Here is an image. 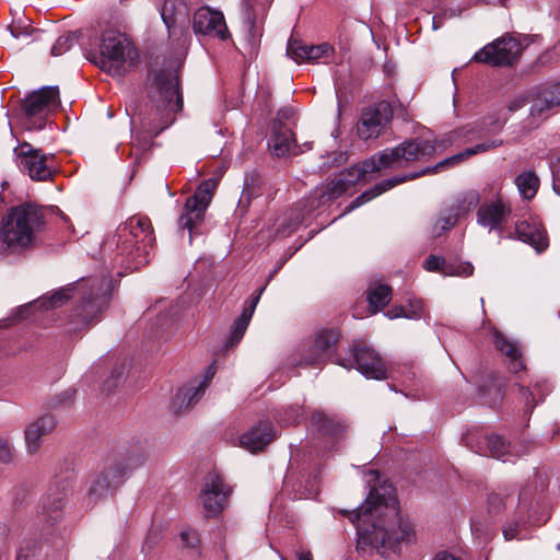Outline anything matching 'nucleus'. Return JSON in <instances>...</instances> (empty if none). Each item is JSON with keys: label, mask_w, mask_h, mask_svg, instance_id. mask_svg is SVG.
Here are the masks:
<instances>
[{"label": "nucleus", "mask_w": 560, "mask_h": 560, "mask_svg": "<svg viewBox=\"0 0 560 560\" xmlns=\"http://www.w3.org/2000/svg\"><path fill=\"white\" fill-rule=\"evenodd\" d=\"M70 481L68 478H56L47 487L37 505V516L47 524H55L62 517L68 502Z\"/></svg>", "instance_id": "13"}, {"label": "nucleus", "mask_w": 560, "mask_h": 560, "mask_svg": "<svg viewBox=\"0 0 560 560\" xmlns=\"http://www.w3.org/2000/svg\"><path fill=\"white\" fill-rule=\"evenodd\" d=\"M192 28L196 34L221 40H225L230 35L223 14L208 7H202L195 12Z\"/></svg>", "instance_id": "20"}, {"label": "nucleus", "mask_w": 560, "mask_h": 560, "mask_svg": "<svg viewBox=\"0 0 560 560\" xmlns=\"http://www.w3.org/2000/svg\"><path fill=\"white\" fill-rule=\"evenodd\" d=\"M276 438V430L269 420H261L241 436V445L252 453L262 451Z\"/></svg>", "instance_id": "26"}, {"label": "nucleus", "mask_w": 560, "mask_h": 560, "mask_svg": "<svg viewBox=\"0 0 560 560\" xmlns=\"http://www.w3.org/2000/svg\"><path fill=\"white\" fill-rule=\"evenodd\" d=\"M126 479L121 465H109L93 476L86 491V506L93 508L98 501L117 490Z\"/></svg>", "instance_id": "16"}, {"label": "nucleus", "mask_w": 560, "mask_h": 560, "mask_svg": "<svg viewBox=\"0 0 560 560\" xmlns=\"http://www.w3.org/2000/svg\"><path fill=\"white\" fill-rule=\"evenodd\" d=\"M471 530L474 533V535L480 540L479 542L480 544H487L488 541H490L492 539V537L494 536V532H491V533H486L485 535L482 534L481 532V528L479 527L478 524L474 523L472 526H471Z\"/></svg>", "instance_id": "51"}, {"label": "nucleus", "mask_w": 560, "mask_h": 560, "mask_svg": "<svg viewBox=\"0 0 560 560\" xmlns=\"http://www.w3.org/2000/svg\"><path fill=\"white\" fill-rule=\"evenodd\" d=\"M514 234L517 240L533 246L537 252H542L548 247L546 232L539 222L517 221Z\"/></svg>", "instance_id": "29"}, {"label": "nucleus", "mask_w": 560, "mask_h": 560, "mask_svg": "<svg viewBox=\"0 0 560 560\" xmlns=\"http://www.w3.org/2000/svg\"><path fill=\"white\" fill-rule=\"evenodd\" d=\"M303 412L299 406L283 408L277 416L278 422L282 425H291L300 422Z\"/></svg>", "instance_id": "42"}, {"label": "nucleus", "mask_w": 560, "mask_h": 560, "mask_svg": "<svg viewBox=\"0 0 560 560\" xmlns=\"http://www.w3.org/2000/svg\"><path fill=\"white\" fill-rule=\"evenodd\" d=\"M345 514L360 537L382 555L397 552L402 542L415 539L413 526L401 517L392 486L372 489L360 506Z\"/></svg>", "instance_id": "1"}, {"label": "nucleus", "mask_w": 560, "mask_h": 560, "mask_svg": "<svg viewBox=\"0 0 560 560\" xmlns=\"http://www.w3.org/2000/svg\"><path fill=\"white\" fill-rule=\"evenodd\" d=\"M294 116V110L291 107L281 108L277 114V119L273 122L287 124Z\"/></svg>", "instance_id": "52"}, {"label": "nucleus", "mask_w": 560, "mask_h": 560, "mask_svg": "<svg viewBox=\"0 0 560 560\" xmlns=\"http://www.w3.org/2000/svg\"><path fill=\"white\" fill-rule=\"evenodd\" d=\"M180 539L183 541V545L186 548L197 549L198 556L201 555V551L199 549V542H200L199 536L195 529H192V528L183 529L180 532Z\"/></svg>", "instance_id": "44"}, {"label": "nucleus", "mask_w": 560, "mask_h": 560, "mask_svg": "<svg viewBox=\"0 0 560 560\" xmlns=\"http://www.w3.org/2000/svg\"><path fill=\"white\" fill-rule=\"evenodd\" d=\"M122 371H124V366H119V372H118V375L120 376L122 374Z\"/></svg>", "instance_id": "62"}, {"label": "nucleus", "mask_w": 560, "mask_h": 560, "mask_svg": "<svg viewBox=\"0 0 560 560\" xmlns=\"http://www.w3.org/2000/svg\"><path fill=\"white\" fill-rule=\"evenodd\" d=\"M81 36V32H67L60 35L54 43L50 54L51 56L58 57L69 51Z\"/></svg>", "instance_id": "40"}, {"label": "nucleus", "mask_w": 560, "mask_h": 560, "mask_svg": "<svg viewBox=\"0 0 560 560\" xmlns=\"http://www.w3.org/2000/svg\"><path fill=\"white\" fill-rule=\"evenodd\" d=\"M214 372H215L214 368L212 365H210L208 368V371H207L206 375H205V380L201 383H199V385L197 387H202L203 392H205L206 388L208 387L209 383L211 382V380H212V377L214 375Z\"/></svg>", "instance_id": "54"}, {"label": "nucleus", "mask_w": 560, "mask_h": 560, "mask_svg": "<svg viewBox=\"0 0 560 560\" xmlns=\"http://www.w3.org/2000/svg\"><path fill=\"white\" fill-rule=\"evenodd\" d=\"M349 188L350 187L346 183V180L341 178L339 175H337L329 183L316 189V194L319 199V205H324L328 201L339 198L340 196L346 194Z\"/></svg>", "instance_id": "35"}, {"label": "nucleus", "mask_w": 560, "mask_h": 560, "mask_svg": "<svg viewBox=\"0 0 560 560\" xmlns=\"http://www.w3.org/2000/svg\"><path fill=\"white\" fill-rule=\"evenodd\" d=\"M517 532H518V523L515 521H508L503 525L502 533H503L505 540L514 539L517 536Z\"/></svg>", "instance_id": "50"}, {"label": "nucleus", "mask_w": 560, "mask_h": 560, "mask_svg": "<svg viewBox=\"0 0 560 560\" xmlns=\"http://www.w3.org/2000/svg\"><path fill=\"white\" fill-rule=\"evenodd\" d=\"M155 243L152 223L148 217L132 215L119 224L104 246L117 249L120 262L127 268L138 269L149 262L150 250Z\"/></svg>", "instance_id": "5"}, {"label": "nucleus", "mask_w": 560, "mask_h": 560, "mask_svg": "<svg viewBox=\"0 0 560 560\" xmlns=\"http://www.w3.org/2000/svg\"><path fill=\"white\" fill-rule=\"evenodd\" d=\"M550 392L549 385L546 382H537L534 386V389L530 390L525 385H518L520 398L525 404L527 409L532 412L535 408L538 400H542V398Z\"/></svg>", "instance_id": "38"}, {"label": "nucleus", "mask_w": 560, "mask_h": 560, "mask_svg": "<svg viewBox=\"0 0 560 560\" xmlns=\"http://www.w3.org/2000/svg\"><path fill=\"white\" fill-rule=\"evenodd\" d=\"M479 394L481 396L492 395L493 397L490 400H486V402L495 404L498 400H501L503 398V388L502 385L497 380H492L490 386L486 384H481L479 386Z\"/></svg>", "instance_id": "43"}, {"label": "nucleus", "mask_w": 560, "mask_h": 560, "mask_svg": "<svg viewBox=\"0 0 560 560\" xmlns=\"http://www.w3.org/2000/svg\"><path fill=\"white\" fill-rule=\"evenodd\" d=\"M423 268L428 271H442L444 275L448 273L445 268V259L436 255H430L424 260Z\"/></svg>", "instance_id": "45"}, {"label": "nucleus", "mask_w": 560, "mask_h": 560, "mask_svg": "<svg viewBox=\"0 0 560 560\" xmlns=\"http://www.w3.org/2000/svg\"><path fill=\"white\" fill-rule=\"evenodd\" d=\"M14 154L20 170L28 174L32 179L50 178L51 167L47 164V156L42 154L40 150L33 148L28 142H22L14 149Z\"/></svg>", "instance_id": "18"}, {"label": "nucleus", "mask_w": 560, "mask_h": 560, "mask_svg": "<svg viewBox=\"0 0 560 560\" xmlns=\"http://www.w3.org/2000/svg\"><path fill=\"white\" fill-rule=\"evenodd\" d=\"M60 104L58 86H43L30 94L23 101L22 107L27 119L28 129H43L46 118Z\"/></svg>", "instance_id": "10"}, {"label": "nucleus", "mask_w": 560, "mask_h": 560, "mask_svg": "<svg viewBox=\"0 0 560 560\" xmlns=\"http://www.w3.org/2000/svg\"><path fill=\"white\" fill-rule=\"evenodd\" d=\"M504 508V502L502 497L498 493H490L488 495V509L490 513L497 514Z\"/></svg>", "instance_id": "46"}, {"label": "nucleus", "mask_w": 560, "mask_h": 560, "mask_svg": "<svg viewBox=\"0 0 560 560\" xmlns=\"http://www.w3.org/2000/svg\"><path fill=\"white\" fill-rule=\"evenodd\" d=\"M45 228L43 210L34 203L16 206L3 218L0 240L9 249L20 253L40 244L38 234Z\"/></svg>", "instance_id": "6"}, {"label": "nucleus", "mask_w": 560, "mask_h": 560, "mask_svg": "<svg viewBox=\"0 0 560 560\" xmlns=\"http://www.w3.org/2000/svg\"><path fill=\"white\" fill-rule=\"evenodd\" d=\"M264 190V180L257 173L247 174L244 178L242 195L238 200V208L246 212L252 200L261 196Z\"/></svg>", "instance_id": "32"}, {"label": "nucleus", "mask_w": 560, "mask_h": 560, "mask_svg": "<svg viewBox=\"0 0 560 560\" xmlns=\"http://www.w3.org/2000/svg\"><path fill=\"white\" fill-rule=\"evenodd\" d=\"M368 302L372 314L383 310L392 299V288L386 284H377L368 290Z\"/></svg>", "instance_id": "37"}, {"label": "nucleus", "mask_w": 560, "mask_h": 560, "mask_svg": "<svg viewBox=\"0 0 560 560\" xmlns=\"http://www.w3.org/2000/svg\"><path fill=\"white\" fill-rule=\"evenodd\" d=\"M13 454L9 441L0 438V462L5 464L10 463Z\"/></svg>", "instance_id": "48"}, {"label": "nucleus", "mask_w": 560, "mask_h": 560, "mask_svg": "<svg viewBox=\"0 0 560 560\" xmlns=\"http://www.w3.org/2000/svg\"><path fill=\"white\" fill-rule=\"evenodd\" d=\"M202 395V387L192 386L179 388L172 400V408L176 413H179L196 405Z\"/></svg>", "instance_id": "34"}, {"label": "nucleus", "mask_w": 560, "mask_h": 560, "mask_svg": "<svg viewBox=\"0 0 560 560\" xmlns=\"http://www.w3.org/2000/svg\"><path fill=\"white\" fill-rule=\"evenodd\" d=\"M522 50L521 42L505 34L476 51L471 60L491 67H512L518 60Z\"/></svg>", "instance_id": "11"}, {"label": "nucleus", "mask_w": 560, "mask_h": 560, "mask_svg": "<svg viewBox=\"0 0 560 560\" xmlns=\"http://www.w3.org/2000/svg\"><path fill=\"white\" fill-rule=\"evenodd\" d=\"M331 51L332 47L327 43L320 45H305L295 39H290L287 48V54L298 63L315 61L329 55Z\"/></svg>", "instance_id": "30"}, {"label": "nucleus", "mask_w": 560, "mask_h": 560, "mask_svg": "<svg viewBox=\"0 0 560 560\" xmlns=\"http://www.w3.org/2000/svg\"><path fill=\"white\" fill-rule=\"evenodd\" d=\"M56 424L57 421L54 416L45 415L25 429V443L28 453L34 454L39 450L42 436L51 433Z\"/></svg>", "instance_id": "31"}, {"label": "nucleus", "mask_w": 560, "mask_h": 560, "mask_svg": "<svg viewBox=\"0 0 560 560\" xmlns=\"http://www.w3.org/2000/svg\"><path fill=\"white\" fill-rule=\"evenodd\" d=\"M433 28H436L435 19H433Z\"/></svg>", "instance_id": "63"}, {"label": "nucleus", "mask_w": 560, "mask_h": 560, "mask_svg": "<svg viewBox=\"0 0 560 560\" xmlns=\"http://www.w3.org/2000/svg\"><path fill=\"white\" fill-rule=\"evenodd\" d=\"M423 314V305L421 301L410 302V307L406 310L405 317L409 319H419Z\"/></svg>", "instance_id": "47"}, {"label": "nucleus", "mask_w": 560, "mask_h": 560, "mask_svg": "<svg viewBox=\"0 0 560 560\" xmlns=\"http://www.w3.org/2000/svg\"><path fill=\"white\" fill-rule=\"evenodd\" d=\"M553 190L558 196H560V182L557 179H553Z\"/></svg>", "instance_id": "58"}, {"label": "nucleus", "mask_w": 560, "mask_h": 560, "mask_svg": "<svg viewBox=\"0 0 560 560\" xmlns=\"http://www.w3.org/2000/svg\"><path fill=\"white\" fill-rule=\"evenodd\" d=\"M393 119V108L386 101L372 104L362 110L357 125L358 136L363 140L377 138Z\"/></svg>", "instance_id": "15"}, {"label": "nucleus", "mask_w": 560, "mask_h": 560, "mask_svg": "<svg viewBox=\"0 0 560 560\" xmlns=\"http://www.w3.org/2000/svg\"><path fill=\"white\" fill-rule=\"evenodd\" d=\"M448 558V552L438 553L432 560H446Z\"/></svg>", "instance_id": "57"}, {"label": "nucleus", "mask_w": 560, "mask_h": 560, "mask_svg": "<svg viewBox=\"0 0 560 560\" xmlns=\"http://www.w3.org/2000/svg\"><path fill=\"white\" fill-rule=\"evenodd\" d=\"M336 364L350 370L357 369L366 378L385 380L387 365L381 354L364 341L355 340L348 358H337Z\"/></svg>", "instance_id": "9"}, {"label": "nucleus", "mask_w": 560, "mask_h": 560, "mask_svg": "<svg viewBox=\"0 0 560 560\" xmlns=\"http://www.w3.org/2000/svg\"><path fill=\"white\" fill-rule=\"evenodd\" d=\"M75 290L80 291L81 296L68 315L65 325L69 332L89 329L101 320L102 314L109 305L110 287L106 277L82 280L79 285L70 284L61 288L50 295L40 296L25 307L34 310L60 307L73 296Z\"/></svg>", "instance_id": "2"}, {"label": "nucleus", "mask_w": 560, "mask_h": 560, "mask_svg": "<svg viewBox=\"0 0 560 560\" xmlns=\"http://www.w3.org/2000/svg\"><path fill=\"white\" fill-rule=\"evenodd\" d=\"M527 103L528 97L526 95H517L509 101L506 108L510 113H514L523 108Z\"/></svg>", "instance_id": "49"}, {"label": "nucleus", "mask_w": 560, "mask_h": 560, "mask_svg": "<svg viewBox=\"0 0 560 560\" xmlns=\"http://www.w3.org/2000/svg\"><path fill=\"white\" fill-rule=\"evenodd\" d=\"M446 560H462V559L456 558L453 555L448 553V558Z\"/></svg>", "instance_id": "59"}, {"label": "nucleus", "mask_w": 560, "mask_h": 560, "mask_svg": "<svg viewBox=\"0 0 560 560\" xmlns=\"http://www.w3.org/2000/svg\"><path fill=\"white\" fill-rule=\"evenodd\" d=\"M480 202L479 192L469 190L456 200L454 205L442 210L432 228V236L439 237L450 231L458 221L460 215L467 214Z\"/></svg>", "instance_id": "17"}, {"label": "nucleus", "mask_w": 560, "mask_h": 560, "mask_svg": "<svg viewBox=\"0 0 560 560\" xmlns=\"http://www.w3.org/2000/svg\"><path fill=\"white\" fill-rule=\"evenodd\" d=\"M502 144H503V141L501 139L488 140L486 142L478 143L475 147L467 148L464 151L439 162L438 164H435L432 167H427L425 170H423L420 173H411V174L405 175V176H394V177L387 178L385 180H382L381 183H377L372 188L363 191L354 200H352L346 207L342 214L351 212L352 210L361 207L365 202H368V201L372 200L373 198L380 196L381 194L392 189L393 187H395L398 184H401L406 180L415 179L424 174L438 173L441 170L448 167V166H454L475 154L487 152L489 150L499 148Z\"/></svg>", "instance_id": "8"}, {"label": "nucleus", "mask_w": 560, "mask_h": 560, "mask_svg": "<svg viewBox=\"0 0 560 560\" xmlns=\"http://www.w3.org/2000/svg\"><path fill=\"white\" fill-rule=\"evenodd\" d=\"M310 425L317 434L328 441H339L343 438L347 430V424L343 419L320 410H316L312 413Z\"/></svg>", "instance_id": "23"}, {"label": "nucleus", "mask_w": 560, "mask_h": 560, "mask_svg": "<svg viewBox=\"0 0 560 560\" xmlns=\"http://www.w3.org/2000/svg\"><path fill=\"white\" fill-rule=\"evenodd\" d=\"M140 120H141V124H142L143 126H147V122L144 121V120H145V118H144V117H143V118H142V117H140Z\"/></svg>", "instance_id": "61"}, {"label": "nucleus", "mask_w": 560, "mask_h": 560, "mask_svg": "<svg viewBox=\"0 0 560 560\" xmlns=\"http://www.w3.org/2000/svg\"><path fill=\"white\" fill-rule=\"evenodd\" d=\"M494 346L506 358V364L511 372L518 373L525 370L523 352L520 343L509 339L499 330L493 331Z\"/></svg>", "instance_id": "27"}, {"label": "nucleus", "mask_w": 560, "mask_h": 560, "mask_svg": "<svg viewBox=\"0 0 560 560\" xmlns=\"http://www.w3.org/2000/svg\"><path fill=\"white\" fill-rule=\"evenodd\" d=\"M505 121H506V118H504V120L499 124L498 128L501 129L503 127V125L505 124Z\"/></svg>", "instance_id": "60"}, {"label": "nucleus", "mask_w": 560, "mask_h": 560, "mask_svg": "<svg viewBox=\"0 0 560 560\" xmlns=\"http://www.w3.org/2000/svg\"><path fill=\"white\" fill-rule=\"evenodd\" d=\"M435 150L436 143L433 140L423 138L406 140L395 148L373 154L361 164H354L338 175L351 187L360 180H365L368 174L389 167H404L417 160L429 159L434 155Z\"/></svg>", "instance_id": "4"}, {"label": "nucleus", "mask_w": 560, "mask_h": 560, "mask_svg": "<svg viewBox=\"0 0 560 560\" xmlns=\"http://www.w3.org/2000/svg\"><path fill=\"white\" fill-rule=\"evenodd\" d=\"M558 548L560 549V544L558 545Z\"/></svg>", "instance_id": "64"}, {"label": "nucleus", "mask_w": 560, "mask_h": 560, "mask_svg": "<svg viewBox=\"0 0 560 560\" xmlns=\"http://www.w3.org/2000/svg\"><path fill=\"white\" fill-rule=\"evenodd\" d=\"M268 147L278 158L296 155L300 153L292 128L288 124H272V136L268 141Z\"/></svg>", "instance_id": "25"}, {"label": "nucleus", "mask_w": 560, "mask_h": 560, "mask_svg": "<svg viewBox=\"0 0 560 560\" xmlns=\"http://www.w3.org/2000/svg\"><path fill=\"white\" fill-rule=\"evenodd\" d=\"M405 314H406V308L404 306H393L392 308H389L385 315L389 318V319H395V318H399V317H405Z\"/></svg>", "instance_id": "53"}, {"label": "nucleus", "mask_w": 560, "mask_h": 560, "mask_svg": "<svg viewBox=\"0 0 560 560\" xmlns=\"http://www.w3.org/2000/svg\"><path fill=\"white\" fill-rule=\"evenodd\" d=\"M486 440H487L486 450H482L480 446L475 447L471 444L472 435L469 434L466 436V445L468 447H470L476 453L489 454L490 456H492L494 458H498V459L502 458V460L505 462L506 459H504L503 457L508 453L509 445L503 440V438L500 435H497V434H492V435L487 436Z\"/></svg>", "instance_id": "33"}, {"label": "nucleus", "mask_w": 560, "mask_h": 560, "mask_svg": "<svg viewBox=\"0 0 560 560\" xmlns=\"http://www.w3.org/2000/svg\"><path fill=\"white\" fill-rule=\"evenodd\" d=\"M115 372H116V369L113 371L112 377L106 380L104 383V386H105L106 390H108V392L112 390L118 383V380L115 376Z\"/></svg>", "instance_id": "55"}, {"label": "nucleus", "mask_w": 560, "mask_h": 560, "mask_svg": "<svg viewBox=\"0 0 560 560\" xmlns=\"http://www.w3.org/2000/svg\"><path fill=\"white\" fill-rule=\"evenodd\" d=\"M180 67L178 65L175 68H161L148 74L147 93L152 103L150 116H153L152 124L149 121L148 125L153 136L171 126L176 114L183 109Z\"/></svg>", "instance_id": "3"}, {"label": "nucleus", "mask_w": 560, "mask_h": 560, "mask_svg": "<svg viewBox=\"0 0 560 560\" xmlns=\"http://www.w3.org/2000/svg\"><path fill=\"white\" fill-rule=\"evenodd\" d=\"M533 104L529 114L532 117H540L545 112L560 106V81L544 83L532 92Z\"/></svg>", "instance_id": "24"}, {"label": "nucleus", "mask_w": 560, "mask_h": 560, "mask_svg": "<svg viewBox=\"0 0 560 560\" xmlns=\"http://www.w3.org/2000/svg\"><path fill=\"white\" fill-rule=\"evenodd\" d=\"M296 557L298 560H313L312 553L310 551H299Z\"/></svg>", "instance_id": "56"}, {"label": "nucleus", "mask_w": 560, "mask_h": 560, "mask_svg": "<svg viewBox=\"0 0 560 560\" xmlns=\"http://www.w3.org/2000/svg\"><path fill=\"white\" fill-rule=\"evenodd\" d=\"M232 488L215 472L209 474L203 483L200 498L205 510L217 515L226 506Z\"/></svg>", "instance_id": "19"}, {"label": "nucleus", "mask_w": 560, "mask_h": 560, "mask_svg": "<svg viewBox=\"0 0 560 560\" xmlns=\"http://www.w3.org/2000/svg\"><path fill=\"white\" fill-rule=\"evenodd\" d=\"M264 290L265 287L260 288L255 295H252L249 303L243 308L241 315L233 322L230 337L224 343L225 349L234 348L242 340Z\"/></svg>", "instance_id": "28"}, {"label": "nucleus", "mask_w": 560, "mask_h": 560, "mask_svg": "<svg viewBox=\"0 0 560 560\" xmlns=\"http://www.w3.org/2000/svg\"><path fill=\"white\" fill-rule=\"evenodd\" d=\"M340 339V334L335 329H322L315 335L313 346L304 354L300 364L316 366L327 361L332 349Z\"/></svg>", "instance_id": "21"}, {"label": "nucleus", "mask_w": 560, "mask_h": 560, "mask_svg": "<svg viewBox=\"0 0 560 560\" xmlns=\"http://www.w3.org/2000/svg\"><path fill=\"white\" fill-rule=\"evenodd\" d=\"M139 55L127 36L118 30H105L101 35L100 54L89 59L110 75H124Z\"/></svg>", "instance_id": "7"}, {"label": "nucleus", "mask_w": 560, "mask_h": 560, "mask_svg": "<svg viewBox=\"0 0 560 560\" xmlns=\"http://www.w3.org/2000/svg\"><path fill=\"white\" fill-rule=\"evenodd\" d=\"M161 18L167 27L170 37L183 36L189 22V14L183 0H165L161 8Z\"/></svg>", "instance_id": "22"}, {"label": "nucleus", "mask_w": 560, "mask_h": 560, "mask_svg": "<svg viewBox=\"0 0 560 560\" xmlns=\"http://www.w3.org/2000/svg\"><path fill=\"white\" fill-rule=\"evenodd\" d=\"M512 214V205L510 200L503 197L499 191L489 199L483 200L477 209V224L488 232L502 234Z\"/></svg>", "instance_id": "14"}, {"label": "nucleus", "mask_w": 560, "mask_h": 560, "mask_svg": "<svg viewBox=\"0 0 560 560\" xmlns=\"http://www.w3.org/2000/svg\"><path fill=\"white\" fill-rule=\"evenodd\" d=\"M214 184L211 180L201 183L195 194L187 198L184 211L179 217L178 226L189 231V242L198 233V226L203 221L205 212L211 201Z\"/></svg>", "instance_id": "12"}, {"label": "nucleus", "mask_w": 560, "mask_h": 560, "mask_svg": "<svg viewBox=\"0 0 560 560\" xmlns=\"http://www.w3.org/2000/svg\"><path fill=\"white\" fill-rule=\"evenodd\" d=\"M148 454L141 448L139 452H130L122 462H115L113 465H121L126 471V476L142 467L147 462Z\"/></svg>", "instance_id": "41"}, {"label": "nucleus", "mask_w": 560, "mask_h": 560, "mask_svg": "<svg viewBox=\"0 0 560 560\" xmlns=\"http://www.w3.org/2000/svg\"><path fill=\"white\" fill-rule=\"evenodd\" d=\"M515 185L523 198L532 199L539 187V179L534 172L527 171L516 176Z\"/></svg>", "instance_id": "39"}, {"label": "nucleus", "mask_w": 560, "mask_h": 560, "mask_svg": "<svg viewBox=\"0 0 560 560\" xmlns=\"http://www.w3.org/2000/svg\"><path fill=\"white\" fill-rule=\"evenodd\" d=\"M243 31L248 45L252 48L257 47L262 36V24L256 21V15L249 8L244 11Z\"/></svg>", "instance_id": "36"}]
</instances>
